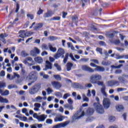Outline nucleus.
I'll list each match as a JSON object with an SVG mask.
<instances>
[{
	"mask_svg": "<svg viewBox=\"0 0 128 128\" xmlns=\"http://www.w3.org/2000/svg\"><path fill=\"white\" fill-rule=\"evenodd\" d=\"M30 127L31 128H36V124H32V125H30Z\"/></svg>",
	"mask_w": 128,
	"mask_h": 128,
	"instance_id": "338daca9",
	"label": "nucleus"
},
{
	"mask_svg": "<svg viewBox=\"0 0 128 128\" xmlns=\"http://www.w3.org/2000/svg\"><path fill=\"white\" fill-rule=\"evenodd\" d=\"M96 100L98 102H94L93 104L94 110L96 112L100 114H104V106L100 104V98L96 97Z\"/></svg>",
	"mask_w": 128,
	"mask_h": 128,
	"instance_id": "f03ea898",
	"label": "nucleus"
},
{
	"mask_svg": "<svg viewBox=\"0 0 128 128\" xmlns=\"http://www.w3.org/2000/svg\"><path fill=\"white\" fill-rule=\"evenodd\" d=\"M24 62L25 64H28V66H34V64L32 63H28V60L26 58L25 60H24Z\"/></svg>",
	"mask_w": 128,
	"mask_h": 128,
	"instance_id": "4c0bfd02",
	"label": "nucleus"
},
{
	"mask_svg": "<svg viewBox=\"0 0 128 128\" xmlns=\"http://www.w3.org/2000/svg\"><path fill=\"white\" fill-rule=\"evenodd\" d=\"M55 95L57 98H62V94L60 92H56Z\"/></svg>",
	"mask_w": 128,
	"mask_h": 128,
	"instance_id": "a19ab883",
	"label": "nucleus"
},
{
	"mask_svg": "<svg viewBox=\"0 0 128 128\" xmlns=\"http://www.w3.org/2000/svg\"><path fill=\"white\" fill-rule=\"evenodd\" d=\"M63 120H64V116H60V117L56 118H54V122H62Z\"/></svg>",
	"mask_w": 128,
	"mask_h": 128,
	"instance_id": "b1692460",
	"label": "nucleus"
},
{
	"mask_svg": "<svg viewBox=\"0 0 128 128\" xmlns=\"http://www.w3.org/2000/svg\"><path fill=\"white\" fill-rule=\"evenodd\" d=\"M6 82L0 83V88H6Z\"/></svg>",
	"mask_w": 128,
	"mask_h": 128,
	"instance_id": "de8ad7c7",
	"label": "nucleus"
},
{
	"mask_svg": "<svg viewBox=\"0 0 128 128\" xmlns=\"http://www.w3.org/2000/svg\"><path fill=\"white\" fill-rule=\"evenodd\" d=\"M46 64L45 66L46 68L43 69V70H52V64L48 60H46Z\"/></svg>",
	"mask_w": 128,
	"mask_h": 128,
	"instance_id": "0eeeda50",
	"label": "nucleus"
},
{
	"mask_svg": "<svg viewBox=\"0 0 128 128\" xmlns=\"http://www.w3.org/2000/svg\"><path fill=\"white\" fill-rule=\"evenodd\" d=\"M108 86H120V82L116 80H110L108 82Z\"/></svg>",
	"mask_w": 128,
	"mask_h": 128,
	"instance_id": "423d86ee",
	"label": "nucleus"
},
{
	"mask_svg": "<svg viewBox=\"0 0 128 128\" xmlns=\"http://www.w3.org/2000/svg\"><path fill=\"white\" fill-rule=\"evenodd\" d=\"M54 14V12L52 10H48L44 14V18H51V16H52Z\"/></svg>",
	"mask_w": 128,
	"mask_h": 128,
	"instance_id": "f8f14e48",
	"label": "nucleus"
},
{
	"mask_svg": "<svg viewBox=\"0 0 128 128\" xmlns=\"http://www.w3.org/2000/svg\"><path fill=\"white\" fill-rule=\"evenodd\" d=\"M96 84H98V86H104V82L98 81Z\"/></svg>",
	"mask_w": 128,
	"mask_h": 128,
	"instance_id": "603ef678",
	"label": "nucleus"
},
{
	"mask_svg": "<svg viewBox=\"0 0 128 128\" xmlns=\"http://www.w3.org/2000/svg\"><path fill=\"white\" fill-rule=\"evenodd\" d=\"M46 123L50 124H52V120L51 119H47L46 120Z\"/></svg>",
	"mask_w": 128,
	"mask_h": 128,
	"instance_id": "680f3d73",
	"label": "nucleus"
},
{
	"mask_svg": "<svg viewBox=\"0 0 128 128\" xmlns=\"http://www.w3.org/2000/svg\"><path fill=\"white\" fill-rule=\"evenodd\" d=\"M33 88H34L36 91L38 92L42 86L40 84H37Z\"/></svg>",
	"mask_w": 128,
	"mask_h": 128,
	"instance_id": "4be33fe9",
	"label": "nucleus"
},
{
	"mask_svg": "<svg viewBox=\"0 0 128 128\" xmlns=\"http://www.w3.org/2000/svg\"><path fill=\"white\" fill-rule=\"evenodd\" d=\"M116 109L118 112H122L124 108L122 105H118L116 106Z\"/></svg>",
	"mask_w": 128,
	"mask_h": 128,
	"instance_id": "6ab92c4d",
	"label": "nucleus"
},
{
	"mask_svg": "<svg viewBox=\"0 0 128 128\" xmlns=\"http://www.w3.org/2000/svg\"><path fill=\"white\" fill-rule=\"evenodd\" d=\"M36 92H38V91L35 90L34 87L30 91V94H36Z\"/></svg>",
	"mask_w": 128,
	"mask_h": 128,
	"instance_id": "a878e982",
	"label": "nucleus"
},
{
	"mask_svg": "<svg viewBox=\"0 0 128 128\" xmlns=\"http://www.w3.org/2000/svg\"><path fill=\"white\" fill-rule=\"evenodd\" d=\"M68 102L69 104H74V101H72L71 98H69L68 99Z\"/></svg>",
	"mask_w": 128,
	"mask_h": 128,
	"instance_id": "bf43d9fd",
	"label": "nucleus"
},
{
	"mask_svg": "<svg viewBox=\"0 0 128 128\" xmlns=\"http://www.w3.org/2000/svg\"><path fill=\"white\" fill-rule=\"evenodd\" d=\"M94 112V109L88 108L86 110V114L88 116H92Z\"/></svg>",
	"mask_w": 128,
	"mask_h": 128,
	"instance_id": "2eb2a0df",
	"label": "nucleus"
},
{
	"mask_svg": "<svg viewBox=\"0 0 128 128\" xmlns=\"http://www.w3.org/2000/svg\"><path fill=\"white\" fill-rule=\"evenodd\" d=\"M108 120L110 122H114L116 120V117L114 116H110L108 118Z\"/></svg>",
	"mask_w": 128,
	"mask_h": 128,
	"instance_id": "72a5a7b5",
	"label": "nucleus"
},
{
	"mask_svg": "<svg viewBox=\"0 0 128 128\" xmlns=\"http://www.w3.org/2000/svg\"><path fill=\"white\" fill-rule=\"evenodd\" d=\"M113 43L114 44L118 46V44H120V41L119 40H116L113 42Z\"/></svg>",
	"mask_w": 128,
	"mask_h": 128,
	"instance_id": "a18cd8bd",
	"label": "nucleus"
},
{
	"mask_svg": "<svg viewBox=\"0 0 128 128\" xmlns=\"http://www.w3.org/2000/svg\"><path fill=\"white\" fill-rule=\"evenodd\" d=\"M51 20H60V16H54L51 18Z\"/></svg>",
	"mask_w": 128,
	"mask_h": 128,
	"instance_id": "e433bc0d",
	"label": "nucleus"
},
{
	"mask_svg": "<svg viewBox=\"0 0 128 128\" xmlns=\"http://www.w3.org/2000/svg\"><path fill=\"white\" fill-rule=\"evenodd\" d=\"M122 64H120L118 65V66H114V65H112L111 66V67L112 68H122Z\"/></svg>",
	"mask_w": 128,
	"mask_h": 128,
	"instance_id": "79ce46f5",
	"label": "nucleus"
},
{
	"mask_svg": "<svg viewBox=\"0 0 128 128\" xmlns=\"http://www.w3.org/2000/svg\"><path fill=\"white\" fill-rule=\"evenodd\" d=\"M6 36H8V35H6V33L4 34H4H0V38H2V42L4 44H6V38H6Z\"/></svg>",
	"mask_w": 128,
	"mask_h": 128,
	"instance_id": "dca6fc26",
	"label": "nucleus"
},
{
	"mask_svg": "<svg viewBox=\"0 0 128 128\" xmlns=\"http://www.w3.org/2000/svg\"><path fill=\"white\" fill-rule=\"evenodd\" d=\"M82 0V8H84V6H86V4H84V2L86 4V2H90V0Z\"/></svg>",
	"mask_w": 128,
	"mask_h": 128,
	"instance_id": "49530a36",
	"label": "nucleus"
},
{
	"mask_svg": "<svg viewBox=\"0 0 128 128\" xmlns=\"http://www.w3.org/2000/svg\"><path fill=\"white\" fill-rule=\"evenodd\" d=\"M52 84L56 88H62L60 83L58 82L54 81L52 82Z\"/></svg>",
	"mask_w": 128,
	"mask_h": 128,
	"instance_id": "6e6552de",
	"label": "nucleus"
},
{
	"mask_svg": "<svg viewBox=\"0 0 128 128\" xmlns=\"http://www.w3.org/2000/svg\"><path fill=\"white\" fill-rule=\"evenodd\" d=\"M59 125L60 126V128H64L66 126H68V122H64L63 123L59 124Z\"/></svg>",
	"mask_w": 128,
	"mask_h": 128,
	"instance_id": "37998d69",
	"label": "nucleus"
},
{
	"mask_svg": "<svg viewBox=\"0 0 128 128\" xmlns=\"http://www.w3.org/2000/svg\"><path fill=\"white\" fill-rule=\"evenodd\" d=\"M30 54L32 56H36V53L34 50L30 52Z\"/></svg>",
	"mask_w": 128,
	"mask_h": 128,
	"instance_id": "5fc2aeb1",
	"label": "nucleus"
},
{
	"mask_svg": "<svg viewBox=\"0 0 128 128\" xmlns=\"http://www.w3.org/2000/svg\"><path fill=\"white\" fill-rule=\"evenodd\" d=\"M82 70H84L85 72H103L106 70L104 68L100 66H98L97 65V66L94 68V70L92 69V68L86 66V65H82Z\"/></svg>",
	"mask_w": 128,
	"mask_h": 128,
	"instance_id": "f257e3e1",
	"label": "nucleus"
},
{
	"mask_svg": "<svg viewBox=\"0 0 128 128\" xmlns=\"http://www.w3.org/2000/svg\"><path fill=\"white\" fill-rule=\"evenodd\" d=\"M101 92L102 94H104V96H106V86H103V88H101Z\"/></svg>",
	"mask_w": 128,
	"mask_h": 128,
	"instance_id": "cd10ccee",
	"label": "nucleus"
},
{
	"mask_svg": "<svg viewBox=\"0 0 128 128\" xmlns=\"http://www.w3.org/2000/svg\"><path fill=\"white\" fill-rule=\"evenodd\" d=\"M68 53H66L65 57L63 60V62H64V64H66V62H68Z\"/></svg>",
	"mask_w": 128,
	"mask_h": 128,
	"instance_id": "393cba45",
	"label": "nucleus"
},
{
	"mask_svg": "<svg viewBox=\"0 0 128 128\" xmlns=\"http://www.w3.org/2000/svg\"><path fill=\"white\" fill-rule=\"evenodd\" d=\"M34 106H36V108H40V103H35Z\"/></svg>",
	"mask_w": 128,
	"mask_h": 128,
	"instance_id": "69168bd1",
	"label": "nucleus"
},
{
	"mask_svg": "<svg viewBox=\"0 0 128 128\" xmlns=\"http://www.w3.org/2000/svg\"><path fill=\"white\" fill-rule=\"evenodd\" d=\"M8 90H12V88H18V86L14 84H10L8 86Z\"/></svg>",
	"mask_w": 128,
	"mask_h": 128,
	"instance_id": "c85d7f7f",
	"label": "nucleus"
},
{
	"mask_svg": "<svg viewBox=\"0 0 128 128\" xmlns=\"http://www.w3.org/2000/svg\"><path fill=\"white\" fill-rule=\"evenodd\" d=\"M18 37L22 38H26V30H20L18 32Z\"/></svg>",
	"mask_w": 128,
	"mask_h": 128,
	"instance_id": "9d476101",
	"label": "nucleus"
},
{
	"mask_svg": "<svg viewBox=\"0 0 128 128\" xmlns=\"http://www.w3.org/2000/svg\"><path fill=\"white\" fill-rule=\"evenodd\" d=\"M46 115H45L44 114L40 115L37 117V120L38 122H44L46 120Z\"/></svg>",
	"mask_w": 128,
	"mask_h": 128,
	"instance_id": "1a4fd4ad",
	"label": "nucleus"
},
{
	"mask_svg": "<svg viewBox=\"0 0 128 128\" xmlns=\"http://www.w3.org/2000/svg\"><path fill=\"white\" fill-rule=\"evenodd\" d=\"M54 66H55V68H56V69L58 70V72H60V70H62V67L58 65V63L54 64Z\"/></svg>",
	"mask_w": 128,
	"mask_h": 128,
	"instance_id": "bb28decb",
	"label": "nucleus"
},
{
	"mask_svg": "<svg viewBox=\"0 0 128 128\" xmlns=\"http://www.w3.org/2000/svg\"><path fill=\"white\" fill-rule=\"evenodd\" d=\"M44 24L42 23H38L36 24V26L33 28L34 30H38L42 28Z\"/></svg>",
	"mask_w": 128,
	"mask_h": 128,
	"instance_id": "9b49d317",
	"label": "nucleus"
},
{
	"mask_svg": "<svg viewBox=\"0 0 128 128\" xmlns=\"http://www.w3.org/2000/svg\"><path fill=\"white\" fill-rule=\"evenodd\" d=\"M102 104L104 108H108L110 106V100L108 98H104Z\"/></svg>",
	"mask_w": 128,
	"mask_h": 128,
	"instance_id": "39448f33",
	"label": "nucleus"
},
{
	"mask_svg": "<svg viewBox=\"0 0 128 128\" xmlns=\"http://www.w3.org/2000/svg\"><path fill=\"white\" fill-rule=\"evenodd\" d=\"M34 32H26L25 30V34H26V38H28V36H30Z\"/></svg>",
	"mask_w": 128,
	"mask_h": 128,
	"instance_id": "c756f323",
	"label": "nucleus"
},
{
	"mask_svg": "<svg viewBox=\"0 0 128 128\" xmlns=\"http://www.w3.org/2000/svg\"><path fill=\"white\" fill-rule=\"evenodd\" d=\"M0 94L2 96H8L10 94V91L6 90L4 92H2V90L0 88Z\"/></svg>",
	"mask_w": 128,
	"mask_h": 128,
	"instance_id": "f3484780",
	"label": "nucleus"
},
{
	"mask_svg": "<svg viewBox=\"0 0 128 128\" xmlns=\"http://www.w3.org/2000/svg\"><path fill=\"white\" fill-rule=\"evenodd\" d=\"M34 60L36 62H38V64H42L43 62L42 58V57H36L35 58Z\"/></svg>",
	"mask_w": 128,
	"mask_h": 128,
	"instance_id": "aec40b11",
	"label": "nucleus"
},
{
	"mask_svg": "<svg viewBox=\"0 0 128 128\" xmlns=\"http://www.w3.org/2000/svg\"><path fill=\"white\" fill-rule=\"evenodd\" d=\"M102 77L100 74H92L90 76V82L91 84H96L97 82L102 80Z\"/></svg>",
	"mask_w": 128,
	"mask_h": 128,
	"instance_id": "7ed1b4c3",
	"label": "nucleus"
},
{
	"mask_svg": "<svg viewBox=\"0 0 128 128\" xmlns=\"http://www.w3.org/2000/svg\"><path fill=\"white\" fill-rule=\"evenodd\" d=\"M72 66H74V64L70 62H68L66 64V68L67 72L72 70Z\"/></svg>",
	"mask_w": 128,
	"mask_h": 128,
	"instance_id": "4468645a",
	"label": "nucleus"
},
{
	"mask_svg": "<svg viewBox=\"0 0 128 128\" xmlns=\"http://www.w3.org/2000/svg\"><path fill=\"white\" fill-rule=\"evenodd\" d=\"M18 10H20V4L18 2H16V9L15 10V12H18Z\"/></svg>",
	"mask_w": 128,
	"mask_h": 128,
	"instance_id": "7c9ffc66",
	"label": "nucleus"
},
{
	"mask_svg": "<svg viewBox=\"0 0 128 128\" xmlns=\"http://www.w3.org/2000/svg\"><path fill=\"white\" fill-rule=\"evenodd\" d=\"M32 68H33V70H36L38 72H40V66H32Z\"/></svg>",
	"mask_w": 128,
	"mask_h": 128,
	"instance_id": "f704fd0d",
	"label": "nucleus"
},
{
	"mask_svg": "<svg viewBox=\"0 0 128 128\" xmlns=\"http://www.w3.org/2000/svg\"><path fill=\"white\" fill-rule=\"evenodd\" d=\"M6 76V73L4 72V70H2L0 72V76Z\"/></svg>",
	"mask_w": 128,
	"mask_h": 128,
	"instance_id": "0e129e2a",
	"label": "nucleus"
},
{
	"mask_svg": "<svg viewBox=\"0 0 128 128\" xmlns=\"http://www.w3.org/2000/svg\"><path fill=\"white\" fill-rule=\"evenodd\" d=\"M69 56L71 60H74V62H76V58H74V55H72V54H70L69 55Z\"/></svg>",
	"mask_w": 128,
	"mask_h": 128,
	"instance_id": "3c124183",
	"label": "nucleus"
},
{
	"mask_svg": "<svg viewBox=\"0 0 128 128\" xmlns=\"http://www.w3.org/2000/svg\"><path fill=\"white\" fill-rule=\"evenodd\" d=\"M64 50L62 48H60L58 50L57 53H56L54 56V58L56 60L60 58L62 56V58H64Z\"/></svg>",
	"mask_w": 128,
	"mask_h": 128,
	"instance_id": "20e7f679",
	"label": "nucleus"
},
{
	"mask_svg": "<svg viewBox=\"0 0 128 128\" xmlns=\"http://www.w3.org/2000/svg\"><path fill=\"white\" fill-rule=\"evenodd\" d=\"M64 108H68V110H74V106L68 104H64Z\"/></svg>",
	"mask_w": 128,
	"mask_h": 128,
	"instance_id": "a211bd4d",
	"label": "nucleus"
},
{
	"mask_svg": "<svg viewBox=\"0 0 128 128\" xmlns=\"http://www.w3.org/2000/svg\"><path fill=\"white\" fill-rule=\"evenodd\" d=\"M109 128H118V127L116 125H114L110 126Z\"/></svg>",
	"mask_w": 128,
	"mask_h": 128,
	"instance_id": "774afa93",
	"label": "nucleus"
},
{
	"mask_svg": "<svg viewBox=\"0 0 128 128\" xmlns=\"http://www.w3.org/2000/svg\"><path fill=\"white\" fill-rule=\"evenodd\" d=\"M29 76L30 80H36V72H32L30 73Z\"/></svg>",
	"mask_w": 128,
	"mask_h": 128,
	"instance_id": "ddd939ff",
	"label": "nucleus"
},
{
	"mask_svg": "<svg viewBox=\"0 0 128 128\" xmlns=\"http://www.w3.org/2000/svg\"><path fill=\"white\" fill-rule=\"evenodd\" d=\"M42 50H48V46L46 45V44H42Z\"/></svg>",
	"mask_w": 128,
	"mask_h": 128,
	"instance_id": "2f4dec72",
	"label": "nucleus"
},
{
	"mask_svg": "<svg viewBox=\"0 0 128 128\" xmlns=\"http://www.w3.org/2000/svg\"><path fill=\"white\" fill-rule=\"evenodd\" d=\"M72 20L73 22H78V17H76V16H73L72 17Z\"/></svg>",
	"mask_w": 128,
	"mask_h": 128,
	"instance_id": "13d9d810",
	"label": "nucleus"
},
{
	"mask_svg": "<svg viewBox=\"0 0 128 128\" xmlns=\"http://www.w3.org/2000/svg\"><path fill=\"white\" fill-rule=\"evenodd\" d=\"M99 44L100 46H106V42H104V41H100V42H99Z\"/></svg>",
	"mask_w": 128,
	"mask_h": 128,
	"instance_id": "e2e57ef3",
	"label": "nucleus"
},
{
	"mask_svg": "<svg viewBox=\"0 0 128 128\" xmlns=\"http://www.w3.org/2000/svg\"><path fill=\"white\" fill-rule=\"evenodd\" d=\"M54 76L56 80H62L60 76V75H54Z\"/></svg>",
	"mask_w": 128,
	"mask_h": 128,
	"instance_id": "c03bdc74",
	"label": "nucleus"
},
{
	"mask_svg": "<svg viewBox=\"0 0 128 128\" xmlns=\"http://www.w3.org/2000/svg\"><path fill=\"white\" fill-rule=\"evenodd\" d=\"M0 102H5L6 104H8V100L6 98H4L2 96H0Z\"/></svg>",
	"mask_w": 128,
	"mask_h": 128,
	"instance_id": "5701e85b",
	"label": "nucleus"
},
{
	"mask_svg": "<svg viewBox=\"0 0 128 128\" xmlns=\"http://www.w3.org/2000/svg\"><path fill=\"white\" fill-rule=\"evenodd\" d=\"M46 91L48 92V94H52V92H54V90H52V88H47Z\"/></svg>",
	"mask_w": 128,
	"mask_h": 128,
	"instance_id": "052dcab7",
	"label": "nucleus"
},
{
	"mask_svg": "<svg viewBox=\"0 0 128 128\" xmlns=\"http://www.w3.org/2000/svg\"><path fill=\"white\" fill-rule=\"evenodd\" d=\"M62 18H66V16H68V12H62Z\"/></svg>",
	"mask_w": 128,
	"mask_h": 128,
	"instance_id": "864d4df0",
	"label": "nucleus"
},
{
	"mask_svg": "<svg viewBox=\"0 0 128 128\" xmlns=\"http://www.w3.org/2000/svg\"><path fill=\"white\" fill-rule=\"evenodd\" d=\"M96 52H98L100 54H102V48H96Z\"/></svg>",
	"mask_w": 128,
	"mask_h": 128,
	"instance_id": "ea45409f",
	"label": "nucleus"
},
{
	"mask_svg": "<svg viewBox=\"0 0 128 128\" xmlns=\"http://www.w3.org/2000/svg\"><path fill=\"white\" fill-rule=\"evenodd\" d=\"M27 18H30L31 20H34V14H29L28 13L27 15H26Z\"/></svg>",
	"mask_w": 128,
	"mask_h": 128,
	"instance_id": "c9c22d12",
	"label": "nucleus"
},
{
	"mask_svg": "<svg viewBox=\"0 0 128 128\" xmlns=\"http://www.w3.org/2000/svg\"><path fill=\"white\" fill-rule=\"evenodd\" d=\"M70 94L68 93H66L65 94L64 96H63V98L64 100H66V98H68V96H70Z\"/></svg>",
	"mask_w": 128,
	"mask_h": 128,
	"instance_id": "09e8293b",
	"label": "nucleus"
},
{
	"mask_svg": "<svg viewBox=\"0 0 128 128\" xmlns=\"http://www.w3.org/2000/svg\"><path fill=\"white\" fill-rule=\"evenodd\" d=\"M44 12V10H42L40 8H39L37 12V14L38 16H40V14H42Z\"/></svg>",
	"mask_w": 128,
	"mask_h": 128,
	"instance_id": "473e14b6",
	"label": "nucleus"
},
{
	"mask_svg": "<svg viewBox=\"0 0 128 128\" xmlns=\"http://www.w3.org/2000/svg\"><path fill=\"white\" fill-rule=\"evenodd\" d=\"M48 47L49 48L50 52H56V48L52 47V44H49L48 46Z\"/></svg>",
	"mask_w": 128,
	"mask_h": 128,
	"instance_id": "412c9836",
	"label": "nucleus"
},
{
	"mask_svg": "<svg viewBox=\"0 0 128 128\" xmlns=\"http://www.w3.org/2000/svg\"><path fill=\"white\" fill-rule=\"evenodd\" d=\"M90 62H94V64H98L99 62L98 60L96 59H92L90 60Z\"/></svg>",
	"mask_w": 128,
	"mask_h": 128,
	"instance_id": "8fccbe9b",
	"label": "nucleus"
},
{
	"mask_svg": "<svg viewBox=\"0 0 128 128\" xmlns=\"http://www.w3.org/2000/svg\"><path fill=\"white\" fill-rule=\"evenodd\" d=\"M90 59L88 58H82L80 59V60L82 62H88Z\"/></svg>",
	"mask_w": 128,
	"mask_h": 128,
	"instance_id": "4d7b16f0",
	"label": "nucleus"
},
{
	"mask_svg": "<svg viewBox=\"0 0 128 128\" xmlns=\"http://www.w3.org/2000/svg\"><path fill=\"white\" fill-rule=\"evenodd\" d=\"M126 88H117V92H123V90H126Z\"/></svg>",
	"mask_w": 128,
	"mask_h": 128,
	"instance_id": "6e6d98bb",
	"label": "nucleus"
},
{
	"mask_svg": "<svg viewBox=\"0 0 128 128\" xmlns=\"http://www.w3.org/2000/svg\"><path fill=\"white\" fill-rule=\"evenodd\" d=\"M73 86L74 88H80V84H78V83H76L73 84Z\"/></svg>",
	"mask_w": 128,
	"mask_h": 128,
	"instance_id": "58836bf2",
	"label": "nucleus"
}]
</instances>
